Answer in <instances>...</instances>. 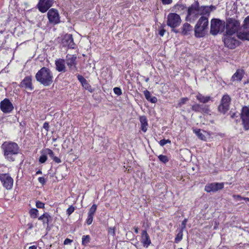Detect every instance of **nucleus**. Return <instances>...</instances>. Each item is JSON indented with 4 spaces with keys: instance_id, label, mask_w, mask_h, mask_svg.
<instances>
[{
    "instance_id": "1",
    "label": "nucleus",
    "mask_w": 249,
    "mask_h": 249,
    "mask_svg": "<svg viewBox=\"0 0 249 249\" xmlns=\"http://www.w3.org/2000/svg\"><path fill=\"white\" fill-rule=\"evenodd\" d=\"M4 157L9 161L15 160V156L19 152V147L17 143L12 142H5L1 146Z\"/></svg>"
},
{
    "instance_id": "2",
    "label": "nucleus",
    "mask_w": 249,
    "mask_h": 249,
    "mask_svg": "<svg viewBox=\"0 0 249 249\" xmlns=\"http://www.w3.org/2000/svg\"><path fill=\"white\" fill-rule=\"evenodd\" d=\"M35 77L37 81L44 86H49L53 82V73L49 69L46 67L39 70Z\"/></svg>"
},
{
    "instance_id": "3",
    "label": "nucleus",
    "mask_w": 249,
    "mask_h": 249,
    "mask_svg": "<svg viewBox=\"0 0 249 249\" xmlns=\"http://www.w3.org/2000/svg\"><path fill=\"white\" fill-rule=\"evenodd\" d=\"M208 25V17H200L194 27L195 36L197 38L204 37L207 33Z\"/></svg>"
},
{
    "instance_id": "4",
    "label": "nucleus",
    "mask_w": 249,
    "mask_h": 249,
    "mask_svg": "<svg viewBox=\"0 0 249 249\" xmlns=\"http://www.w3.org/2000/svg\"><path fill=\"white\" fill-rule=\"evenodd\" d=\"M240 22L235 18H229L227 19L225 24L226 35H236L238 37V33L240 29Z\"/></svg>"
},
{
    "instance_id": "5",
    "label": "nucleus",
    "mask_w": 249,
    "mask_h": 249,
    "mask_svg": "<svg viewBox=\"0 0 249 249\" xmlns=\"http://www.w3.org/2000/svg\"><path fill=\"white\" fill-rule=\"evenodd\" d=\"M198 1H195L187 9V14L185 18V20L190 22H194L199 17L198 12Z\"/></svg>"
},
{
    "instance_id": "6",
    "label": "nucleus",
    "mask_w": 249,
    "mask_h": 249,
    "mask_svg": "<svg viewBox=\"0 0 249 249\" xmlns=\"http://www.w3.org/2000/svg\"><path fill=\"white\" fill-rule=\"evenodd\" d=\"M225 27L224 21L219 19L213 18L211 21L210 34L213 35H216L219 32L224 31Z\"/></svg>"
},
{
    "instance_id": "7",
    "label": "nucleus",
    "mask_w": 249,
    "mask_h": 249,
    "mask_svg": "<svg viewBox=\"0 0 249 249\" xmlns=\"http://www.w3.org/2000/svg\"><path fill=\"white\" fill-rule=\"evenodd\" d=\"M238 38L249 40V16L246 17L238 33Z\"/></svg>"
},
{
    "instance_id": "8",
    "label": "nucleus",
    "mask_w": 249,
    "mask_h": 249,
    "mask_svg": "<svg viewBox=\"0 0 249 249\" xmlns=\"http://www.w3.org/2000/svg\"><path fill=\"white\" fill-rule=\"evenodd\" d=\"M181 22L180 17L177 13H170L167 16V25L172 28L178 26Z\"/></svg>"
},
{
    "instance_id": "9",
    "label": "nucleus",
    "mask_w": 249,
    "mask_h": 249,
    "mask_svg": "<svg viewBox=\"0 0 249 249\" xmlns=\"http://www.w3.org/2000/svg\"><path fill=\"white\" fill-rule=\"evenodd\" d=\"M76 59L77 57L75 55L70 54H68L65 59V62H66L70 71L72 73L77 71Z\"/></svg>"
},
{
    "instance_id": "10",
    "label": "nucleus",
    "mask_w": 249,
    "mask_h": 249,
    "mask_svg": "<svg viewBox=\"0 0 249 249\" xmlns=\"http://www.w3.org/2000/svg\"><path fill=\"white\" fill-rule=\"evenodd\" d=\"M240 116L244 130H249V107L244 106L242 107Z\"/></svg>"
},
{
    "instance_id": "11",
    "label": "nucleus",
    "mask_w": 249,
    "mask_h": 249,
    "mask_svg": "<svg viewBox=\"0 0 249 249\" xmlns=\"http://www.w3.org/2000/svg\"><path fill=\"white\" fill-rule=\"evenodd\" d=\"M231 99L228 94L224 95L220 102V104L218 107L219 112L221 113L225 114L229 109Z\"/></svg>"
},
{
    "instance_id": "12",
    "label": "nucleus",
    "mask_w": 249,
    "mask_h": 249,
    "mask_svg": "<svg viewBox=\"0 0 249 249\" xmlns=\"http://www.w3.org/2000/svg\"><path fill=\"white\" fill-rule=\"evenodd\" d=\"M236 35H225L223 39L225 45L230 49H234L238 45V41L235 38Z\"/></svg>"
},
{
    "instance_id": "13",
    "label": "nucleus",
    "mask_w": 249,
    "mask_h": 249,
    "mask_svg": "<svg viewBox=\"0 0 249 249\" xmlns=\"http://www.w3.org/2000/svg\"><path fill=\"white\" fill-rule=\"evenodd\" d=\"M0 180L4 188L11 190L13 185V179L9 174H0Z\"/></svg>"
},
{
    "instance_id": "14",
    "label": "nucleus",
    "mask_w": 249,
    "mask_h": 249,
    "mask_svg": "<svg viewBox=\"0 0 249 249\" xmlns=\"http://www.w3.org/2000/svg\"><path fill=\"white\" fill-rule=\"evenodd\" d=\"M47 16L50 23L56 24L60 22V17L57 10L53 8L49 10Z\"/></svg>"
},
{
    "instance_id": "15",
    "label": "nucleus",
    "mask_w": 249,
    "mask_h": 249,
    "mask_svg": "<svg viewBox=\"0 0 249 249\" xmlns=\"http://www.w3.org/2000/svg\"><path fill=\"white\" fill-rule=\"evenodd\" d=\"M216 9V7L213 5L200 6L198 3V12L199 16H206L209 17L211 12Z\"/></svg>"
},
{
    "instance_id": "16",
    "label": "nucleus",
    "mask_w": 249,
    "mask_h": 249,
    "mask_svg": "<svg viewBox=\"0 0 249 249\" xmlns=\"http://www.w3.org/2000/svg\"><path fill=\"white\" fill-rule=\"evenodd\" d=\"M223 182H213L207 184L205 187V191L208 193L216 192L224 188Z\"/></svg>"
},
{
    "instance_id": "17",
    "label": "nucleus",
    "mask_w": 249,
    "mask_h": 249,
    "mask_svg": "<svg viewBox=\"0 0 249 249\" xmlns=\"http://www.w3.org/2000/svg\"><path fill=\"white\" fill-rule=\"evenodd\" d=\"M19 86L29 91L34 89V86L32 83V77L31 76H26L20 82Z\"/></svg>"
},
{
    "instance_id": "18",
    "label": "nucleus",
    "mask_w": 249,
    "mask_h": 249,
    "mask_svg": "<svg viewBox=\"0 0 249 249\" xmlns=\"http://www.w3.org/2000/svg\"><path fill=\"white\" fill-rule=\"evenodd\" d=\"M53 0H39L37 7L40 12L45 13L53 5Z\"/></svg>"
},
{
    "instance_id": "19",
    "label": "nucleus",
    "mask_w": 249,
    "mask_h": 249,
    "mask_svg": "<svg viewBox=\"0 0 249 249\" xmlns=\"http://www.w3.org/2000/svg\"><path fill=\"white\" fill-rule=\"evenodd\" d=\"M62 44L63 46H67L69 48L74 49L75 46V44L73 41L72 35H65L62 39Z\"/></svg>"
},
{
    "instance_id": "20",
    "label": "nucleus",
    "mask_w": 249,
    "mask_h": 249,
    "mask_svg": "<svg viewBox=\"0 0 249 249\" xmlns=\"http://www.w3.org/2000/svg\"><path fill=\"white\" fill-rule=\"evenodd\" d=\"M0 107L1 111L5 113H10L14 109L12 103L8 99H5L0 102Z\"/></svg>"
},
{
    "instance_id": "21",
    "label": "nucleus",
    "mask_w": 249,
    "mask_h": 249,
    "mask_svg": "<svg viewBox=\"0 0 249 249\" xmlns=\"http://www.w3.org/2000/svg\"><path fill=\"white\" fill-rule=\"evenodd\" d=\"M193 111L196 112H204L208 113L209 112V106L207 105L195 104L191 107Z\"/></svg>"
},
{
    "instance_id": "22",
    "label": "nucleus",
    "mask_w": 249,
    "mask_h": 249,
    "mask_svg": "<svg viewBox=\"0 0 249 249\" xmlns=\"http://www.w3.org/2000/svg\"><path fill=\"white\" fill-rule=\"evenodd\" d=\"M141 243L145 248H148L151 244L150 236L146 230H143L142 232Z\"/></svg>"
},
{
    "instance_id": "23",
    "label": "nucleus",
    "mask_w": 249,
    "mask_h": 249,
    "mask_svg": "<svg viewBox=\"0 0 249 249\" xmlns=\"http://www.w3.org/2000/svg\"><path fill=\"white\" fill-rule=\"evenodd\" d=\"M65 62V59L60 58L55 61V68L58 72H65L66 71Z\"/></svg>"
},
{
    "instance_id": "24",
    "label": "nucleus",
    "mask_w": 249,
    "mask_h": 249,
    "mask_svg": "<svg viewBox=\"0 0 249 249\" xmlns=\"http://www.w3.org/2000/svg\"><path fill=\"white\" fill-rule=\"evenodd\" d=\"M181 34L183 36H186L190 35L192 33L193 31V26L187 22L184 23L182 26L181 27Z\"/></svg>"
},
{
    "instance_id": "25",
    "label": "nucleus",
    "mask_w": 249,
    "mask_h": 249,
    "mask_svg": "<svg viewBox=\"0 0 249 249\" xmlns=\"http://www.w3.org/2000/svg\"><path fill=\"white\" fill-rule=\"evenodd\" d=\"M187 9L185 4H177L173 7L172 11L181 15L187 12Z\"/></svg>"
},
{
    "instance_id": "26",
    "label": "nucleus",
    "mask_w": 249,
    "mask_h": 249,
    "mask_svg": "<svg viewBox=\"0 0 249 249\" xmlns=\"http://www.w3.org/2000/svg\"><path fill=\"white\" fill-rule=\"evenodd\" d=\"M244 74V71L242 70L238 69L235 73L232 75L231 81L232 82L235 81H241Z\"/></svg>"
},
{
    "instance_id": "27",
    "label": "nucleus",
    "mask_w": 249,
    "mask_h": 249,
    "mask_svg": "<svg viewBox=\"0 0 249 249\" xmlns=\"http://www.w3.org/2000/svg\"><path fill=\"white\" fill-rule=\"evenodd\" d=\"M139 120L141 123V130L145 132L147 130L148 123L146 117L145 116H141L139 117Z\"/></svg>"
},
{
    "instance_id": "28",
    "label": "nucleus",
    "mask_w": 249,
    "mask_h": 249,
    "mask_svg": "<svg viewBox=\"0 0 249 249\" xmlns=\"http://www.w3.org/2000/svg\"><path fill=\"white\" fill-rule=\"evenodd\" d=\"M196 99L200 103L206 104L211 100L212 98L209 96H204L202 94L198 93L196 95Z\"/></svg>"
},
{
    "instance_id": "29",
    "label": "nucleus",
    "mask_w": 249,
    "mask_h": 249,
    "mask_svg": "<svg viewBox=\"0 0 249 249\" xmlns=\"http://www.w3.org/2000/svg\"><path fill=\"white\" fill-rule=\"evenodd\" d=\"M38 220H41L43 224L48 225L49 221L52 220V217L48 213H45L38 218Z\"/></svg>"
},
{
    "instance_id": "30",
    "label": "nucleus",
    "mask_w": 249,
    "mask_h": 249,
    "mask_svg": "<svg viewBox=\"0 0 249 249\" xmlns=\"http://www.w3.org/2000/svg\"><path fill=\"white\" fill-rule=\"evenodd\" d=\"M143 94L146 100L152 103H156L157 102V98L155 96H152L150 92L145 90L143 91Z\"/></svg>"
},
{
    "instance_id": "31",
    "label": "nucleus",
    "mask_w": 249,
    "mask_h": 249,
    "mask_svg": "<svg viewBox=\"0 0 249 249\" xmlns=\"http://www.w3.org/2000/svg\"><path fill=\"white\" fill-rule=\"evenodd\" d=\"M194 132L198 137V138L203 141H206V138L205 135L201 132V130L199 129H196L194 130Z\"/></svg>"
},
{
    "instance_id": "32",
    "label": "nucleus",
    "mask_w": 249,
    "mask_h": 249,
    "mask_svg": "<svg viewBox=\"0 0 249 249\" xmlns=\"http://www.w3.org/2000/svg\"><path fill=\"white\" fill-rule=\"evenodd\" d=\"M29 214L31 218H36L38 214V211L35 208L31 209L29 211Z\"/></svg>"
},
{
    "instance_id": "33",
    "label": "nucleus",
    "mask_w": 249,
    "mask_h": 249,
    "mask_svg": "<svg viewBox=\"0 0 249 249\" xmlns=\"http://www.w3.org/2000/svg\"><path fill=\"white\" fill-rule=\"evenodd\" d=\"M183 231H182V229L179 230V231L177 234L175 239V243H178L182 240L183 236Z\"/></svg>"
},
{
    "instance_id": "34",
    "label": "nucleus",
    "mask_w": 249,
    "mask_h": 249,
    "mask_svg": "<svg viewBox=\"0 0 249 249\" xmlns=\"http://www.w3.org/2000/svg\"><path fill=\"white\" fill-rule=\"evenodd\" d=\"M90 240V237L89 235H83L82 238V244L83 245L86 246L89 243Z\"/></svg>"
},
{
    "instance_id": "35",
    "label": "nucleus",
    "mask_w": 249,
    "mask_h": 249,
    "mask_svg": "<svg viewBox=\"0 0 249 249\" xmlns=\"http://www.w3.org/2000/svg\"><path fill=\"white\" fill-rule=\"evenodd\" d=\"M158 159L161 162L164 163H166L169 161V158L165 155H160L158 156Z\"/></svg>"
},
{
    "instance_id": "36",
    "label": "nucleus",
    "mask_w": 249,
    "mask_h": 249,
    "mask_svg": "<svg viewBox=\"0 0 249 249\" xmlns=\"http://www.w3.org/2000/svg\"><path fill=\"white\" fill-rule=\"evenodd\" d=\"M97 206L96 204H93L89 209L88 213L94 215L97 210Z\"/></svg>"
},
{
    "instance_id": "37",
    "label": "nucleus",
    "mask_w": 249,
    "mask_h": 249,
    "mask_svg": "<svg viewBox=\"0 0 249 249\" xmlns=\"http://www.w3.org/2000/svg\"><path fill=\"white\" fill-rule=\"evenodd\" d=\"M188 100L189 99L187 97L182 98L180 99L179 103H178V107H181L183 105H184Z\"/></svg>"
},
{
    "instance_id": "38",
    "label": "nucleus",
    "mask_w": 249,
    "mask_h": 249,
    "mask_svg": "<svg viewBox=\"0 0 249 249\" xmlns=\"http://www.w3.org/2000/svg\"><path fill=\"white\" fill-rule=\"evenodd\" d=\"M47 160V156L46 154L42 155L39 158V161L41 163H45Z\"/></svg>"
},
{
    "instance_id": "39",
    "label": "nucleus",
    "mask_w": 249,
    "mask_h": 249,
    "mask_svg": "<svg viewBox=\"0 0 249 249\" xmlns=\"http://www.w3.org/2000/svg\"><path fill=\"white\" fill-rule=\"evenodd\" d=\"M93 215L88 213V218L86 221V223L88 225H90L93 221Z\"/></svg>"
},
{
    "instance_id": "40",
    "label": "nucleus",
    "mask_w": 249,
    "mask_h": 249,
    "mask_svg": "<svg viewBox=\"0 0 249 249\" xmlns=\"http://www.w3.org/2000/svg\"><path fill=\"white\" fill-rule=\"evenodd\" d=\"M45 153L48 154L52 159L55 157L54 153L52 150L47 148L45 149Z\"/></svg>"
},
{
    "instance_id": "41",
    "label": "nucleus",
    "mask_w": 249,
    "mask_h": 249,
    "mask_svg": "<svg viewBox=\"0 0 249 249\" xmlns=\"http://www.w3.org/2000/svg\"><path fill=\"white\" fill-rule=\"evenodd\" d=\"M171 143L170 140H165V139L161 140L159 142L160 144L162 146H164V145H165L167 143Z\"/></svg>"
},
{
    "instance_id": "42",
    "label": "nucleus",
    "mask_w": 249,
    "mask_h": 249,
    "mask_svg": "<svg viewBox=\"0 0 249 249\" xmlns=\"http://www.w3.org/2000/svg\"><path fill=\"white\" fill-rule=\"evenodd\" d=\"M113 90L114 93L118 96L121 95L122 94V90L120 88H114Z\"/></svg>"
},
{
    "instance_id": "43",
    "label": "nucleus",
    "mask_w": 249,
    "mask_h": 249,
    "mask_svg": "<svg viewBox=\"0 0 249 249\" xmlns=\"http://www.w3.org/2000/svg\"><path fill=\"white\" fill-rule=\"evenodd\" d=\"M75 208L73 206H71L67 210V214L68 215H71L74 211Z\"/></svg>"
},
{
    "instance_id": "44",
    "label": "nucleus",
    "mask_w": 249,
    "mask_h": 249,
    "mask_svg": "<svg viewBox=\"0 0 249 249\" xmlns=\"http://www.w3.org/2000/svg\"><path fill=\"white\" fill-rule=\"evenodd\" d=\"M36 207L38 208H43L44 207V203L40 201H37L36 202Z\"/></svg>"
},
{
    "instance_id": "45",
    "label": "nucleus",
    "mask_w": 249,
    "mask_h": 249,
    "mask_svg": "<svg viewBox=\"0 0 249 249\" xmlns=\"http://www.w3.org/2000/svg\"><path fill=\"white\" fill-rule=\"evenodd\" d=\"M83 87L87 90L90 92H92V89L90 85L89 84L88 82L86 83L83 86Z\"/></svg>"
},
{
    "instance_id": "46",
    "label": "nucleus",
    "mask_w": 249,
    "mask_h": 249,
    "mask_svg": "<svg viewBox=\"0 0 249 249\" xmlns=\"http://www.w3.org/2000/svg\"><path fill=\"white\" fill-rule=\"evenodd\" d=\"M187 222V219H184L183 220V221L182 222L181 227L180 229H182V231H183L184 229H185Z\"/></svg>"
},
{
    "instance_id": "47",
    "label": "nucleus",
    "mask_w": 249,
    "mask_h": 249,
    "mask_svg": "<svg viewBox=\"0 0 249 249\" xmlns=\"http://www.w3.org/2000/svg\"><path fill=\"white\" fill-rule=\"evenodd\" d=\"M38 179V181L42 185H44L46 183V179L44 177H39Z\"/></svg>"
},
{
    "instance_id": "48",
    "label": "nucleus",
    "mask_w": 249,
    "mask_h": 249,
    "mask_svg": "<svg viewBox=\"0 0 249 249\" xmlns=\"http://www.w3.org/2000/svg\"><path fill=\"white\" fill-rule=\"evenodd\" d=\"M164 5L170 4L172 2V0H161Z\"/></svg>"
},
{
    "instance_id": "49",
    "label": "nucleus",
    "mask_w": 249,
    "mask_h": 249,
    "mask_svg": "<svg viewBox=\"0 0 249 249\" xmlns=\"http://www.w3.org/2000/svg\"><path fill=\"white\" fill-rule=\"evenodd\" d=\"M43 128L48 132L49 129V124L48 122H45L43 124Z\"/></svg>"
},
{
    "instance_id": "50",
    "label": "nucleus",
    "mask_w": 249,
    "mask_h": 249,
    "mask_svg": "<svg viewBox=\"0 0 249 249\" xmlns=\"http://www.w3.org/2000/svg\"><path fill=\"white\" fill-rule=\"evenodd\" d=\"M72 242V240H71V239H70L69 238H66L65 240H64V245H68V244H70Z\"/></svg>"
},
{
    "instance_id": "51",
    "label": "nucleus",
    "mask_w": 249,
    "mask_h": 249,
    "mask_svg": "<svg viewBox=\"0 0 249 249\" xmlns=\"http://www.w3.org/2000/svg\"><path fill=\"white\" fill-rule=\"evenodd\" d=\"M230 114L231 115V117L233 119L238 117L237 113L236 112H232L231 111H230Z\"/></svg>"
},
{
    "instance_id": "52",
    "label": "nucleus",
    "mask_w": 249,
    "mask_h": 249,
    "mask_svg": "<svg viewBox=\"0 0 249 249\" xmlns=\"http://www.w3.org/2000/svg\"><path fill=\"white\" fill-rule=\"evenodd\" d=\"M53 160L54 162H56V163H60V162H61V160H60L59 158H58V157H56V156H55V157L53 159Z\"/></svg>"
},
{
    "instance_id": "53",
    "label": "nucleus",
    "mask_w": 249,
    "mask_h": 249,
    "mask_svg": "<svg viewBox=\"0 0 249 249\" xmlns=\"http://www.w3.org/2000/svg\"><path fill=\"white\" fill-rule=\"evenodd\" d=\"M108 233L114 236L115 235V230L114 228H110L108 230Z\"/></svg>"
},
{
    "instance_id": "54",
    "label": "nucleus",
    "mask_w": 249,
    "mask_h": 249,
    "mask_svg": "<svg viewBox=\"0 0 249 249\" xmlns=\"http://www.w3.org/2000/svg\"><path fill=\"white\" fill-rule=\"evenodd\" d=\"M77 78H78V80L79 81V82L81 83L85 79L83 76L79 75V74L77 75Z\"/></svg>"
},
{
    "instance_id": "55",
    "label": "nucleus",
    "mask_w": 249,
    "mask_h": 249,
    "mask_svg": "<svg viewBox=\"0 0 249 249\" xmlns=\"http://www.w3.org/2000/svg\"><path fill=\"white\" fill-rule=\"evenodd\" d=\"M233 197H234V199H238V200H243V198H244L239 195H234Z\"/></svg>"
},
{
    "instance_id": "56",
    "label": "nucleus",
    "mask_w": 249,
    "mask_h": 249,
    "mask_svg": "<svg viewBox=\"0 0 249 249\" xmlns=\"http://www.w3.org/2000/svg\"><path fill=\"white\" fill-rule=\"evenodd\" d=\"M165 32V30L164 29H161L160 31H159V35L162 36L164 33Z\"/></svg>"
},
{
    "instance_id": "57",
    "label": "nucleus",
    "mask_w": 249,
    "mask_h": 249,
    "mask_svg": "<svg viewBox=\"0 0 249 249\" xmlns=\"http://www.w3.org/2000/svg\"><path fill=\"white\" fill-rule=\"evenodd\" d=\"M134 231L136 233H138L139 232V228L138 227H134Z\"/></svg>"
},
{
    "instance_id": "58",
    "label": "nucleus",
    "mask_w": 249,
    "mask_h": 249,
    "mask_svg": "<svg viewBox=\"0 0 249 249\" xmlns=\"http://www.w3.org/2000/svg\"><path fill=\"white\" fill-rule=\"evenodd\" d=\"M87 82H88V81L86 80V79H85V80H84L82 81V82H81V84H82V86H83V85H85L86 83H87Z\"/></svg>"
},
{
    "instance_id": "59",
    "label": "nucleus",
    "mask_w": 249,
    "mask_h": 249,
    "mask_svg": "<svg viewBox=\"0 0 249 249\" xmlns=\"http://www.w3.org/2000/svg\"><path fill=\"white\" fill-rule=\"evenodd\" d=\"M29 249H37V246H30Z\"/></svg>"
},
{
    "instance_id": "60",
    "label": "nucleus",
    "mask_w": 249,
    "mask_h": 249,
    "mask_svg": "<svg viewBox=\"0 0 249 249\" xmlns=\"http://www.w3.org/2000/svg\"><path fill=\"white\" fill-rule=\"evenodd\" d=\"M172 31H173L174 32L176 33H178V30H176L174 28H173L172 29Z\"/></svg>"
},
{
    "instance_id": "61",
    "label": "nucleus",
    "mask_w": 249,
    "mask_h": 249,
    "mask_svg": "<svg viewBox=\"0 0 249 249\" xmlns=\"http://www.w3.org/2000/svg\"><path fill=\"white\" fill-rule=\"evenodd\" d=\"M42 174V171L40 170L37 171L36 173V174Z\"/></svg>"
},
{
    "instance_id": "62",
    "label": "nucleus",
    "mask_w": 249,
    "mask_h": 249,
    "mask_svg": "<svg viewBox=\"0 0 249 249\" xmlns=\"http://www.w3.org/2000/svg\"><path fill=\"white\" fill-rule=\"evenodd\" d=\"M243 200H247V201H249V198H248V197H245V198H243Z\"/></svg>"
},
{
    "instance_id": "63",
    "label": "nucleus",
    "mask_w": 249,
    "mask_h": 249,
    "mask_svg": "<svg viewBox=\"0 0 249 249\" xmlns=\"http://www.w3.org/2000/svg\"><path fill=\"white\" fill-rule=\"evenodd\" d=\"M149 78H147L145 79V82H147L149 81Z\"/></svg>"
},
{
    "instance_id": "64",
    "label": "nucleus",
    "mask_w": 249,
    "mask_h": 249,
    "mask_svg": "<svg viewBox=\"0 0 249 249\" xmlns=\"http://www.w3.org/2000/svg\"><path fill=\"white\" fill-rule=\"evenodd\" d=\"M183 249L181 248H179V249Z\"/></svg>"
}]
</instances>
